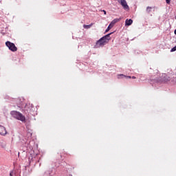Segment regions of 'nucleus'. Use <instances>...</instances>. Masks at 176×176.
I'll return each mask as SVG.
<instances>
[{
	"instance_id": "f257e3e1",
	"label": "nucleus",
	"mask_w": 176,
	"mask_h": 176,
	"mask_svg": "<svg viewBox=\"0 0 176 176\" xmlns=\"http://www.w3.org/2000/svg\"><path fill=\"white\" fill-rule=\"evenodd\" d=\"M23 152H26V153H30L28 162L30 165L32 164L35 160V158L32 157V154L31 153V152H32V146H31L30 144V140H27L23 144Z\"/></svg>"
},
{
	"instance_id": "f03ea898",
	"label": "nucleus",
	"mask_w": 176,
	"mask_h": 176,
	"mask_svg": "<svg viewBox=\"0 0 176 176\" xmlns=\"http://www.w3.org/2000/svg\"><path fill=\"white\" fill-rule=\"evenodd\" d=\"M10 115L14 119H16V120H20L21 122H25V116H24L21 113L17 111H12L10 112Z\"/></svg>"
},
{
	"instance_id": "7ed1b4c3",
	"label": "nucleus",
	"mask_w": 176,
	"mask_h": 176,
	"mask_svg": "<svg viewBox=\"0 0 176 176\" xmlns=\"http://www.w3.org/2000/svg\"><path fill=\"white\" fill-rule=\"evenodd\" d=\"M160 80H162V82H169L170 76H167V74H164L162 76V79L160 80L156 78H155V79L151 78L150 83H151V85H152V86H156L155 84L157 85L158 83H160Z\"/></svg>"
},
{
	"instance_id": "20e7f679",
	"label": "nucleus",
	"mask_w": 176,
	"mask_h": 176,
	"mask_svg": "<svg viewBox=\"0 0 176 176\" xmlns=\"http://www.w3.org/2000/svg\"><path fill=\"white\" fill-rule=\"evenodd\" d=\"M112 34H113V32H111L107 34H106L105 36L101 37L99 39V42H103L104 45H107V43H108V42H109V41H111V35H112Z\"/></svg>"
},
{
	"instance_id": "39448f33",
	"label": "nucleus",
	"mask_w": 176,
	"mask_h": 176,
	"mask_svg": "<svg viewBox=\"0 0 176 176\" xmlns=\"http://www.w3.org/2000/svg\"><path fill=\"white\" fill-rule=\"evenodd\" d=\"M6 46H7V47H8L9 50H11V52H17V47H16L14 43L10 41L6 42Z\"/></svg>"
},
{
	"instance_id": "423d86ee",
	"label": "nucleus",
	"mask_w": 176,
	"mask_h": 176,
	"mask_svg": "<svg viewBox=\"0 0 176 176\" xmlns=\"http://www.w3.org/2000/svg\"><path fill=\"white\" fill-rule=\"evenodd\" d=\"M34 109H35V108H34V105L31 104V105H26V107H25V113H26V115L28 113H32Z\"/></svg>"
},
{
	"instance_id": "0eeeda50",
	"label": "nucleus",
	"mask_w": 176,
	"mask_h": 176,
	"mask_svg": "<svg viewBox=\"0 0 176 176\" xmlns=\"http://www.w3.org/2000/svg\"><path fill=\"white\" fill-rule=\"evenodd\" d=\"M120 4L124 10H130V7L127 5V1H126V0H120Z\"/></svg>"
},
{
	"instance_id": "6e6552de",
	"label": "nucleus",
	"mask_w": 176,
	"mask_h": 176,
	"mask_svg": "<svg viewBox=\"0 0 176 176\" xmlns=\"http://www.w3.org/2000/svg\"><path fill=\"white\" fill-rule=\"evenodd\" d=\"M105 44L103 43L102 41L98 40L96 41V45H94L95 49H98V47H101V46H104Z\"/></svg>"
},
{
	"instance_id": "1a4fd4ad",
	"label": "nucleus",
	"mask_w": 176,
	"mask_h": 176,
	"mask_svg": "<svg viewBox=\"0 0 176 176\" xmlns=\"http://www.w3.org/2000/svg\"><path fill=\"white\" fill-rule=\"evenodd\" d=\"M8 134V131H6V128L3 126H0V135H6Z\"/></svg>"
},
{
	"instance_id": "9d476101",
	"label": "nucleus",
	"mask_w": 176,
	"mask_h": 176,
	"mask_svg": "<svg viewBox=\"0 0 176 176\" xmlns=\"http://www.w3.org/2000/svg\"><path fill=\"white\" fill-rule=\"evenodd\" d=\"M45 176H56V173L53 170H48L45 173Z\"/></svg>"
},
{
	"instance_id": "9b49d317",
	"label": "nucleus",
	"mask_w": 176,
	"mask_h": 176,
	"mask_svg": "<svg viewBox=\"0 0 176 176\" xmlns=\"http://www.w3.org/2000/svg\"><path fill=\"white\" fill-rule=\"evenodd\" d=\"M121 20H122V18H119V19L116 18V19H114L110 23V25H111V26L113 27V25H115V24H116V23H119V21H121Z\"/></svg>"
},
{
	"instance_id": "f8f14e48",
	"label": "nucleus",
	"mask_w": 176,
	"mask_h": 176,
	"mask_svg": "<svg viewBox=\"0 0 176 176\" xmlns=\"http://www.w3.org/2000/svg\"><path fill=\"white\" fill-rule=\"evenodd\" d=\"M131 24H133V19H126L125 21V25L129 26L131 25Z\"/></svg>"
},
{
	"instance_id": "ddd939ff",
	"label": "nucleus",
	"mask_w": 176,
	"mask_h": 176,
	"mask_svg": "<svg viewBox=\"0 0 176 176\" xmlns=\"http://www.w3.org/2000/svg\"><path fill=\"white\" fill-rule=\"evenodd\" d=\"M123 78H126V76L124 74H118V79H123Z\"/></svg>"
},
{
	"instance_id": "4468645a",
	"label": "nucleus",
	"mask_w": 176,
	"mask_h": 176,
	"mask_svg": "<svg viewBox=\"0 0 176 176\" xmlns=\"http://www.w3.org/2000/svg\"><path fill=\"white\" fill-rule=\"evenodd\" d=\"M146 12H147V13H151V12H152V7L148 6L146 8Z\"/></svg>"
},
{
	"instance_id": "2eb2a0df",
	"label": "nucleus",
	"mask_w": 176,
	"mask_h": 176,
	"mask_svg": "<svg viewBox=\"0 0 176 176\" xmlns=\"http://www.w3.org/2000/svg\"><path fill=\"white\" fill-rule=\"evenodd\" d=\"M113 26L111 25V23L109 25V26L107 27V28L105 30V32H108L109 31V30H111V28H112Z\"/></svg>"
},
{
	"instance_id": "dca6fc26",
	"label": "nucleus",
	"mask_w": 176,
	"mask_h": 176,
	"mask_svg": "<svg viewBox=\"0 0 176 176\" xmlns=\"http://www.w3.org/2000/svg\"><path fill=\"white\" fill-rule=\"evenodd\" d=\"M91 24L90 25H84V28H86L87 30H89L91 27Z\"/></svg>"
},
{
	"instance_id": "f3484780",
	"label": "nucleus",
	"mask_w": 176,
	"mask_h": 176,
	"mask_svg": "<svg viewBox=\"0 0 176 176\" xmlns=\"http://www.w3.org/2000/svg\"><path fill=\"white\" fill-rule=\"evenodd\" d=\"M10 176H16V172L14 170H12L10 173Z\"/></svg>"
},
{
	"instance_id": "a211bd4d",
	"label": "nucleus",
	"mask_w": 176,
	"mask_h": 176,
	"mask_svg": "<svg viewBox=\"0 0 176 176\" xmlns=\"http://www.w3.org/2000/svg\"><path fill=\"white\" fill-rule=\"evenodd\" d=\"M176 51V45L175 47H173L171 50H170V52H175Z\"/></svg>"
},
{
	"instance_id": "6ab92c4d",
	"label": "nucleus",
	"mask_w": 176,
	"mask_h": 176,
	"mask_svg": "<svg viewBox=\"0 0 176 176\" xmlns=\"http://www.w3.org/2000/svg\"><path fill=\"white\" fill-rule=\"evenodd\" d=\"M126 79H131V76H125Z\"/></svg>"
},
{
	"instance_id": "aec40b11",
	"label": "nucleus",
	"mask_w": 176,
	"mask_h": 176,
	"mask_svg": "<svg viewBox=\"0 0 176 176\" xmlns=\"http://www.w3.org/2000/svg\"><path fill=\"white\" fill-rule=\"evenodd\" d=\"M65 164H67V163L63 162V163L60 164V166H63V167H64V166H65Z\"/></svg>"
},
{
	"instance_id": "412c9836",
	"label": "nucleus",
	"mask_w": 176,
	"mask_h": 176,
	"mask_svg": "<svg viewBox=\"0 0 176 176\" xmlns=\"http://www.w3.org/2000/svg\"><path fill=\"white\" fill-rule=\"evenodd\" d=\"M166 3L170 4L171 2V0H166Z\"/></svg>"
},
{
	"instance_id": "4be33fe9",
	"label": "nucleus",
	"mask_w": 176,
	"mask_h": 176,
	"mask_svg": "<svg viewBox=\"0 0 176 176\" xmlns=\"http://www.w3.org/2000/svg\"><path fill=\"white\" fill-rule=\"evenodd\" d=\"M102 12H104V14H107V11H105V10H103Z\"/></svg>"
},
{
	"instance_id": "5701e85b",
	"label": "nucleus",
	"mask_w": 176,
	"mask_h": 176,
	"mask_svg": "<svg viewBox=\"0 0 176 176\" xmlns=\"http://www.w3.org/2000/svg\"><path fill=\"white\" fill-rule=\"evenodd\" d=\"M131 79H135V76H132Z\"/></svg>"
},
{
	"instance_id": "b1692460",
	"label": "nucleus",
	"mask_w": 176,
	"mask_h": 176,
	"mask_svg": "<svg viewBox=\"0 0 176 176\" xmlns=\"http://www.w3.org/2000/svg\"><path fill=\"white\" fill-rule=\"evenodd\" d=\"M30 137L32 135V133H29Z\"/></svg>"
}]
</instances>
